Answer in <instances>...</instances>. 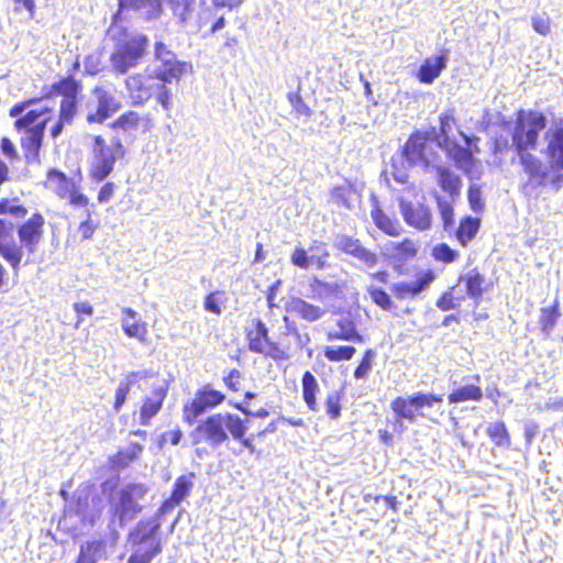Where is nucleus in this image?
I'll return each mask as SVG.
<instances>
[{
	"mask_svg": "<svg viewBox=\"0 0 563 563\" xmlns=\"http://www.w3.org/2000/svg\"><path fill=\"white\" fill-rule=\"evenodd\" d=\"M191 477H194V474L183 475L176 479L172 493V497L175 498L176 503H181L189 495L192 488Z\"/></svg>",
	"mask_w": 563,
	"mask_h": 563,
	"instance_id": "45",
	"label": "nucleus"
},
{
	"mask_svg": "<svg viewBox=\"0 0 563 563\" xmlns=\"http://www.w3.org/2000/svg\"><path fill=\"white\" fill-rule=\"evenodd\" d=\"M547 126V118L537 111L520 110L511 132V145L517 154L529 153L537 147L539 133Z\"/></svg>",
	"mask_w": 563,
	"mask_h": 563,
	"instance_id": "5",
	"label": "nucleus"
},
{
	"mask_svg": "<svg viewBox=\"0 0 563 563\" xmlns=\"http://www.w3.org/2000/svg\"><path fill=\"white\" fill-rule=\"evenodd\" d=\"M219 292H210L206 299H205V309L209 312L220 314L221 313V307L218 299Z\"/></svg>",
	"mask_w": 563,
	"mask_h": 563,
	"instance_id": "63",
	"label": "nucleus"
},
{
	"mask_svg": "<svg viewBox=\"0 0 563 563\" xmlns=\"http://www.w3.org/2000/svg\"><path fill=\"white\" fill-rule=\"evenodd\" d=\"M549 139L548 153L552 161L563 168V129L558 128L552 132H547Z\"/></svg>",
	"mask_w": 563,
	"mask_h": 563,
	"instance_id": "33",
	"label": "nucleus"
},
{
	"mask_svg": "<svg viewBox=\"0 0 563 563\" xmlns=\"http://www.w3.org/2000/svg\"><path fill=\"white\" fill-rule=\"evenodd\" d=\"M437 307L442 311H449L457 307L454 298L450 291L444 292L438 300Z\"/></svg>",
	"mask_w": 563,
	"mask_h": 563,
	"instance_id": "62",
	"label": "nucleus"
},
{
	"mask_svg": "<svg viewBox=\"0 0 563 563\" xmlns=\"http://www.w3.org/2000/svg\"><path fill=\"white\" fill-rule=\"evenodd\" d=\"M47 118H44L41 123L26 131V135L22 139V146L25 148V157L27 162L37 161L38 151L42 146L44 130Z\"/></svg>",
	"mask_w": 563,
	"mask_h": 563,
	"instance_id": "23",
	"label": "nucleus"
},
{
	"mask_svg": "<svg viewBox=\"0 0 563 563\" xmlns=\"http://www.w3.org/2000/svg\"><path fill=\"white\" fill-rule=\"evenodd\" d=\"M375 355H376V353L371 349L364 353L361 363L354 371V377L356 379H363L368 375V373L372 369Z\"/></svg>",
	"mask_w": 563,
	"mask_h": 563,
	"instance_id": "49",
	"label": "nucleus"
},
{
	"mask_svg": "<svg viewBox=\"0 0 563 563\" xmlns=\"http://www.w3.org/2000/svg\"><path fill=\"white\" fill-rule=\"evenodd\" d=\"M76 108H77V101H76L75 97H71V96L64 97L62 100V103H60L59 119L69 123L76 113Z\"/></svg>",
	"mask_w": 563,
	"mask_h": 563,
	"instance_id": "51",
	"label": "nucleus"
},
{
	"mask_svg": "<svg viewBox=\"0 0 563 563\" xmlns=\"http://www.w3.org/2000/svg\"><path fill=\"white\" fill-rule=\"evenodd\" d=\"M143 452V446L137 443H131L126 449L121 450L115 455L113 462L119 467H125L131 462L135 461Z\"/></svg>",
	"mask_w": 563,
	"mask_h": 563,
	"instance_id": "43",
	"label": "nucleus"
},
{
	"mask_svg": "<svg viewBox=\"0 0 563 563\" xmlns=\"http://www.w3.org/2000/svg\"><path fill=\"white\" fill-rule=\"evenodd\" d=\"M241 373L240 371L238 369H232L228 376L224 377V383L225 385L234 390V391H238L240 389V384H241Z\"/></svg>",
	"mask_w": 563,
	"mask_h": 563,
	"instance_id": "64",
	"label": "nucleus"
},
{
	"mask_svg": "<svg viewBox=\"0 0 563 563\" xmlns=\"http://www.w3.org/2000/svg\"><path fill=\"white\" fill-rule=\"evenodd\" d=\"M435 200H437L439 213L443 221V228L445 231H449L452 229V227L454 224V210H453L454 200H452V198L441 197L439 195L435 196Z\"/></svg>",
	"mask_w": 563,
	"mask_h": 563,
	"instance_id": "39",
	"label": "nucleus"
},
{
	"mask_svg": "<svg viewBox=\"0 0 563 563\" xmlns=\"http://www.w3.org/2000/svg\"><path fill=\"white\" fill-rule=\"evenodd\" d=\"M434 274L432 271H427L420 276L417 280L411 283H396L391 286V290L395 296L399 299H405L408 297H415L426 290L429 285L433 282Z\"/></svg>",
	"mask_w": 563,
	"mask_h": 563,
	"instance_id": "20",
	"label": "nucleus"
},
{
	"mask_svg": "<svg viewBox=\"0 0 563 563\" xmlns=\"http://www.w3.org/2000/svg\"><path fill=\"white\" fill-rule=\"evenodd\" d=\"M44 218L40 213H34L27 221L18 228V236L20 244V262L24 252L33 254L43 238Z\"/></svg>",
	"mask_w": 563,
	"mask_h": 563,
	"instance_id": "13",
	"label": "nucleus"
},
{
	"mask_svg": "<svg viewBox=\"0 0 563 563\" xmlns=\"http://www.w3.org/2000/svg\"><path fill=\"white\" fill-rule=\"evenodd\" d=\"M291 107L294 108V110L300 114V115H306V117H310L311 114V110L310 108L302 101L301 97L299 96V93L297 92H289L288 96H287Z\"/></svg>",
	"mask_w": 563,
	"mask_h": 563,
	"instance_id": "57",
	"label": "nucleus"
},
{
	"mask_svg": "<svg viewBox=\"0 0 563 563\" xmlns=\"http://www.w3.org/2000/svg\"><path fill=\"white\" fill-rule=\"evenodd\" d=\"M167 390L168 387L165 382L153 385L151 396L144 399L140 410L141 424L148 426L151 419L158 413L166 398Z\"/></svg>",
	"mask_w": 563,
	"mask_h": 563,
	"instance_id": "17",
	"label": "nucleus"
},
{
	"mask_svg": "<svg viewBox=\"0 0 563 563\" xmlns=\"http://www.w3.org/2000/svg\"><path fill=\"white\" fill-rule=\"evenodd\" d=\"M432 256L437 261H441L443 263L449 264L453 263L457 258L459 252L451 249L448 244L441 243L432 249Z\"/></svg>",
	"mask_w": 563,
	"mask_h": 563,
	"instance_id": "47",
	"label": "nucleus"
},
{
	"mask_svg": "<svg viewBox=\"0 0 563 563\" xmlns=\"http://www.w3.org/2000/svg\"><path fill=\"white\" fill-rule=\"evenodd\" d=\"M224 399L223 393L213 389L210 385H205L196 391L194 399L184 406V420L190 426L194 424L199 416L221 405Z\"/></svg>",
	"mask_w": 563,
	"mask_h": 563,
	"instance_id": "9",
	"label": "nucleus"
},
{
	"mask_svg": "<svg viewBox=\"0 0 563 563\" xmlns=\"http://www.w3.org/2000/svg\"><path fill=\"white\" fill-rule=\"evenodd\" d=\"M341 395L339 391H332L327 397V413L330 416L331 419H336L340 417L341 413Z\"/></svg>",
	"mask_w": 563,
	"mask_h": 563,
	"instance_id": "55",
	"label": "nucleus"
},
{
	"mask_svg": "<svg viewBox=\"0 0 563 563\" xmlns=\"http://www.w3.org/2000/svg\"><path fill=\"white\" fill-rule=\"evenodd\" d=\"M123 317L121 319V325L123 332L129 338H134L140 342H144L147 335V325L141 320L139 313L131 308L122 309Z\"/></svg>",
	"mask_w": 563,
	"mask_h": 563,
	"instance_id": "22",
	"label": "nucleus"
},
{
	"mask_svg": "<svg viewBox=\"0 0 563 563\" xmlns=\"http://www.w3.org/2000/svg\"><path fill=\"white\" fill-rule=\"evenodd\" d=\"M159 79L153 74H135L128 76L125 88L133 106H142L148 101L158 89Z\"/></svg>",
	"mask_w": 563,
	"mask_h": 563,
	"instance_id": "12",
	"label": "nucleus"
},
{
	"mask_svg": "<svg viewBox=\"0 0 563 563\" xmlns=\"http://www.w3.org/2000/svg\"><path fill=\"white\" fill-rule=\"evenodd\" d=\"M125 150L119 140L107 144L102 136L95 137L92 146L91 176L97 181L103 180L113 170L117 159L124 156Z\"/></svg>",
	"mask_w": 563,
	"mask_h": 563,
	"instance_id": "6",
	"label": "nucleus"
},
{
	"mask_svg": "<svg viewBox=\"0 0 563 563\" xmlns=\"http://www.w3.org/2000/svg\"><path fill=\"white\" fill-rule=\"evenodd\" d=\"M291 263L300 268H308L310 258L303 249L297 247L291 255Z\"/></svg>",
	"mask_w": 563,
	"mask_h": 563,
	"instance_id": "61",
	"label": "nucleus"
},
{
	"mask_svg": "<svg viewBox=\"0 0 563 563\" xmlns=\"http://www.w3.org/2000/svg\"><path fill=\"white\" fill-rule=\"evenodd\" d=\"M147 493L148 487L145 484L130 483L110 495V511L120 527H124L143 510L140 501Z\"/></svg>",
	"mask_w": 563,
	"mask_h": 563,
	"instance_id": "4",
	"label": "nucleus"
},
{
	"mask_svg": "<svg viewBox=\"0 0 563 563\" xmlns=\"http://www.w3.org/2000/svg\"><path fill=\"white\" fill-rule=\"evenodd\" d=\"M561 313L558 303L541 309L540 324L542 332L549 336L556 324Z\"/></svg>",
	"mask_w": 563,
	"mask_h": 563,
	"instance_id": "40",
	"label": "nucleus"
},
{
	"mask_svg": "<svg viewBox=\"0 0 563 563\" xmlns=\"http://www.w3.org/2000/svg\"><path fill=\"white\" fill-rule=\"evenodd\" d=\"M442 401L443 398L440 395L421 391L407 397H396L390 402V408L396 415L394 430L400 433L404 432L407 429L404 420L415 423L418 417L429 418L428 410Z\"/></svg>",
	"mask_w": 563,
	"mask_h": 563,
	"instance_id": "3",
	"label": "nucleus"
},
{
	"mask_svg": "<svg viewBox=\"0 0 563 563\" xmlns=\"http://www.w3.org/2000/svg\"><path fill=\"white\" fill-rule=\"evenodd\" d=\"M481 221L477 218L465 217L461 220L456 231V239L462 245H466L475 238L479 230Z\"/></svg>",
	"mask_w": 563,
	"mask_h": 563,
	"instance_id": "36",
	"label": "nucleus"
},
{
	"mask_svg": "<svg viewBox=\"0 0 563 563\" xmlns=\"http://www.w3.org/2000/svg\"><path fill=\"white\" fill-rule=\"evenodd\" d=\"M130 544L132 547V554L128 563H151L162 551L161 539H152V541Z\"/></svg>",
	"mask_w": 563,
	"mask_h": 563,
	"instance_id": "25",
	"label": "nucleus"
},
{
	"mask_svg": "<svg viewBox=\"0 0 563 563\" xmlns=\"http://www.w3.org/2000/svg\"><path fill=\"white\" fill-rule=\"evenodd\" d=\"M356 350L353 346H327L324 356L330 362L349 361L353 357Z\"/></svg>",
	"mask_w": 563,
	"mask_h": 563,
	"instance_id": "44",
	"label": "nucleus"
},
{
	"mask_svg": "<svg viewBox=\"0 0 563 563\" xmlns=\"http://www.w3.org/2000/svg\"><path fill=\"white\" fill-rule=\"evenodd\" d=\"M288 309L309 322H313L321 319L325 313V311L322 308L309 303L308 301L301 298H291V300L288 303Z\"/></svg>",
	"mask_w": 563,
	"mask_h": 563,
	"instance_id": "30",
	"label": "nucleus"
},
{
	"mask_svg": "<svg viewBox=\"0 0 563 563\" xmlns=\"http://www.w3.org/2000/svg\"><path fill=\"white\" fill-rule=\"evenodd\" d=\"M86 218L79 225V232L81 233L84 239H89L92 236L97 224L91 220V210L90 208L85 209Z\"/></svg>",
	"mask_w": 563,
	"mask_h": 563,
	"instance_id": "58",
	"label": "nucleus"
},
{
	"mask_svg": "<svg viewBox=\"0 0 563 563\" xmlns=\"http://www.w3.org/2000/svg\"><path fill=\"white\" fill-rule=\"evenodd\" d=\"M148 37L139 31H122L115 40L114 51L110 56L113 70L126 74L136 67L145 56Z\"/></svg>",
	"mask_w": 563,
	"mask_h": 563,
	"instance_id": "2",
	"label": "nucleus"
},
{
	"mask_svg": "<svg viewBox=\"0 0 563 563\" xmlns=\"http://www.w3.org/2000/svg\"><path fill=\"white\" fill-rule=\"evenodd\" d=\"M328 341H349L362 343L363 336L358 333L355 322L349 316H341L335 324L327 331Z\"/></svg>",
	"mask_w": 563,
	"mask_h": 563,
	"instance_id": "19",
	"label": "nucleus"
},
{
	"mask_svg": "<svg viewBox=\"0 0 563 563\" xmlns=\"http://www.w3.org/2000/svg\"><path fill=\"white\" fill-rule=\"evenodd\" d=\"M255 329L246 333L249 342V350L253 353L263 354L274 361L287 360L288 354L279 346L278 343L273 342L268 336V329L261 319H255Z\"/></svg>",
	"mask_w": 563,
	"mask_h": 563,
	"instance_id": "8",
	"label": "nucleus"
},
{
	"mask_svg": "<svg viewBox=\"0 0 563 563\" xmlns=\"http://www.w3.org/2000/svg\"><path fill=\"white\" fill-rule=\"evenodd\" d=\"M487 434L497 446L508 448L510 445V437L503 421L490 423Z\"/></svg>",
	"mask_w": 563,
	"mask_h": 563,
	"instance_id": "41",
	"label": "nucleus"
},
{
	"mask_svg": "<svg viewBox=\"0 0 563 563\" xmlns=\"http://www.w3.org/2000/svg\"><path fill=\"white\" fill-rule=\"evenodd\" d=\"M47 184L60 197H66L67 192L70 191V188L74 187V183L67 179L64 173L55 169L48 172Z\"/></svg>",
	"mask_w": 563,
	"mask_h": 563,
	"instance_id": "37",
	"label": "nucleus"
},
{
	"mask_svg": "<svg viewBox=\"0 0 563 563\" xmlns=\"http://www.w3.org/2000/svg\"><path fill=\"white\" fill-rule=\"evenodd\" d=\"M438 183L443 191L449 194V198L455 200L461 194L462 180L460 176L444 166H437Z\"/></svg>",
	"mask_w": 563,
	"mask_h": 563,
	"instance_id": "27",
	"label": "nucleus"
},
{
	"mask_svg": "<svg viewBox=\"0 0 563 563\" xmlns=\"http://www.w3.org/2000/svg\"><path fill=\"white\" fill-rule=\"evenodd\" d=\"M319 391V385L316 377L309 372L302 375V398L312 411H318L316 395Z\"/></svg>",
	"mask_w": 563,
	"mask_h": 563,
	"instance_id": "35",
	"label": "nucleus"
},
{
	"mask_svg": "<svg viewBox=\"0 0 563 563\" xmlns=\"http://www.w3.org/2000/svg\"><path fill=\"white\" fill-rule=\"evenodd\" d=\"M27 210L24 206L16 202V200L1 199L0 200V214H10L15 219H22L26 216Z\"/></svg>",
	"mask_w": 563,
	"mask_h": 563,
	"instance_id": "46",
	"label": "nucleus"
},
{
	"mask_svg": "<svg viewBox=\"0 0 563 563\" xmlns=\"http://www.w3.org/2000/svg\"><path fill=\"white\" fill-rule=\"evenodd\" d=\"M173 81H164L163 79H159L158 89L155 91V97L157 101L161 103L162 108L165 111H169L172 108V91L167 87L168 84H172Z\"/></svg>",
	"mask_w": 563,
	"mask_h": 563,
	"instance_id": "48",
	"label": "nucleus"
},
{
	"mask_svg": "<svg viewBox=\"0 0 563 563\" xmlns=\"http://www.w3.org/2000/svg\"><path fill=\"white\" fill-rule=\"evenodd\" d=\"M369 295L372 300L382 309L388 311L393 307L390 296L382 288H371Z\"/></svg>",
	"mask_w": 563,
	"mask_h": 563,
	"instance_id": "53",
	"label": "nucleus"
},
{
	"mask_svg": "<svg viewBox=\"0 0 563 563\" xmlns=\"http://www.w3.org/2000/svg\"><path fill=\"white\" fill-rule=\"evenodd\" d=\"M247 422V419H242L235 413H213L197 424L190 432V439L195 445L205 443L211 449H218L224 444L231 435L233 440L242 443L250 453H254L255 446L253 439L245 438L249 429Z\"/></svg>",
	"mask_w": 563,
	"mask_h": 563,
	"instance_id": "1",
	"label": "nucleus"
},
{
	"mask_svg": "<svg viewBox=\"0 0 563 563\" xmlns=\"http://www.w3.org/2000/svg\"><path fill=\"white\" fill-rule=\"evenodd\" d=\"M49 112V109L47 107H42L40 109H33L30 110L25 115L19 118L15 121V126L18 130L25 129L26 131L35 124H38L42 122L40 119L44 115H46Z\"/></svg>",
	"mask_w": 563,
	"mask_h": 563,
	"instance_id": "42",
	"label": "nucleus"
},
{
	"mask_svg": "<svg viewBox=\"0 0 563 563\" xmlns=\"http://www.w3.org/2000/svg\"><path fill=\"white\" fill-rule=\"evenodd\" d=\"M93 96L96 97L98 104L95 112L90 111L88 113L87 120L89 122L102 123L121 108L119 99L103 87H96L93 89Z\"/></svg>",
	"mask_w": 563,
	"mask_h": 563,
	"instance_id": "15",
	"label": "nucleus"
},
{
	"mask_svg": "<svg viewBox=\"0 0 563 563\" xmlns=\"http://www.w3.org/2000/svg\"><path fill=\"white\" fill-rule=\"evenodd\" d=\"M446 63L448 56L444 54L426 58L418 70V79L422 84H432L446 68Z\"/></svg>",
	"mask_w": 563,
	"mask_h": 563,
	"instance_id": "24",
	"label": "nucleus"
},
{
	"mask_svg": "<svg viewBox=\"0 0 563 563\" xmlns=\"http://www.w3.org/2000/svg\"><path fill=\"white\" fill-rule=\"evenodd\" d=\"M371 217L376 227L390 236H397L401 232L400 223L389 218L378 206L375 200V207L371 212Z\"/></svg>",
	"mask_w": 563,
	"mask_h": 563,
	"instance_id": "32",
	"label": "nucleus"
},
{
	"mask_svg": "<svg viewBox=\"0 0 563 563\" xmlns=\"http://www.w3.org/2000/svg\"><path fill=\"white\" fill-rule=\"evenodd\" d=\"M455 124V120L451 112L442 113L440 117V131L437 132L435 128H432L431 131L426 132L429 135V139H435L438 146L443 147L444 150H449L451 146V141L449 137V133L452 131L453 125Z\"/></svg>",
	"mask_w": 563,
	"mask_h": 563,
	"instance_id": "31",
	"label": "nucleus"
},
{
	"mask_svg": "<svg viewBox=\"0 0 563 563\" xmlns=\"http://www.w3.org/2000/svg\"><path fill=\"white\" fill-rule=\"evenodd\" d=\"M446 151L451 154L459 168L463 169L465 173H470V167L474 164V158L467 148L451 142V146Z\"/></svg>",
	"mask_w": 563,
	"mask_h": 563,
	"instance_id": "38",
	"label": "nucleus"
},
{
	"mask_svg": "<svg viewBox=\"0 0 563 563\" xmlns=\"http://www.w3.org/2000/svg\"><path fill=\"white\" fill-rule=\"evenodd\" d=\"M399 211L408 225L419 231H426L431 228L432 212L424 203L400 198Z\"/></svg>",
	"mask_w": 563,
	"mask_h": 563,
	"instance_id": "14",
	"label": "nucleus"
},
{
	"mask_svg": "<svg viewBox=\"0 0 563 563\" xmlns=\"http://www.w3.org/2000/svg\"><path fill=\"white\" fill-rule=\"evenodd\" d=\"M120 10H133L145 20H156L162 14L161 0H118Z\"/></svg>",
	"mask_w": 563,
	"mask_h": 563,
	"instance_id": "21",
	"label": "nucleus"
},
{
	"mask_svg": "<svg viewBox=\"0 0 563 563\" xmlns=\"http://www.w3.org/2000/svg\"><path fill=\"white\" fill-rule=\"evenodd\" d=\"M194 1L195 0H170L174 14L178 16L181 22L187 21Z\"/></svg>",
	"mask_w": 563,
	"mask_h": 563,
	"instance_id": "54",
	"label": "nucleus"
},
{
	"mask_svg": "<svg viewBox=\"0 0 563 563\" xmlns=\"http://www.w3.org/2000/svg\"><path fill=\"white\" fill-rule=\"evenodd\" d=\"M334 246L340 251L362 261L369 267L375 266L377 263V256L373 252L365 249L358 240L349 235H336L334 239Z\"/></svg>",
	"mask_w": 563,
	"mask_h": 563,
	"instance_id": "18",
	"label": "nucleus"
},
{
	"mask_svg": "<svg viewBox=\"0 0 563 563\" xmlns=\"http://www.w3.org/2000/svg\"><path fill=\"white\" fill-rule=\"evenodd\" d=\"M85 70L89 75H96L102 69L101 54L96 52L89 54L84 60Z\"/></svg>",
	"mask_w": 563,
	"mask_h": 563,
	"instance_id": "56",
	"label": "nucleus"
},
{
	"mask_svg": "<svg viewBox=\"0 0 563 563\" xmlns=\"http://www.w3.org/2000/svg\"><path fill=\"white\" fill-rule=\"evenodd\" d=\"M161 523L156 518L147 520H141L129 533L130 543H140L145 541H152V539H159L157 536Z\"/></svg>",
	"mask_w": 563,
	"mask_h": 563,
	"instance_id": "26",
	"label": "nucleus"
},
{
	"mask_svg": "<svg viewBox=\"0 0 563 563\" xmlns=\"http://www.w3.org/2000/svg\"><path fill=\"white\" fill-rule=\"evenodd\" d=\"M467 198L470 207L474 212L479 213L483 211L485 205L482 200L481 187L477 184H472L468 187Z\"/></svg>",
	"mask_w": 563,
	"mask_h": 563,
	"instance_id": "50",
	"label": "nucleus"
},
{
	"mask_svg": "<svg viewBox=\"0 0 563 563\" xmlns=\"http://www.w3.org/2000/svg\"><path fill=\"white\" fill-rule=\"evenodd\" d=\"M154 57L157 65L153 73L164 81H178L186 71V63L180 62L162 41L154 44Z\"/></svg>",
	"mask_w": 563,
	"mask_h": 563,
	"instance_id": "7",
	"label": "nucleus"
},
{
	"mask_svg": "<svg viewBox=\"0 0 563 563\" xmlns=\"http://www.w3.org/2000/svg\"><path fill=\"white\" fill-rule=\"evenodd\" d=\"M154 376V373L148 371L131 372L123 379L120 380L115 391L114 410L119 411L126 400V396L130 391L131 386L137 380L146 377Z\"/></svg>",
	"mask_w": 563,
	"mask_h": 563,
	"instance_id": "29",
	"label": "nucleus"
},
{
	"mask_svg": "<svg viewBox=\"0 0 563 563\" xmlns=\"http://www.w3.org/2000/svg\"><path fill=\"white\" fill-rule=\"evenodd\" d=\"M532 27L537 33L541 35H547L550 33L551 30L550 19L545 15L532 16Z\"/></svg>",
	"mask_w": 563,
	"mask_h": 563,
	"instance_id": "60",
	"label": "nucleus"
},
{
	"mask_svg": "<svg viewBox=\"0 0 563 563\" xmlns=\"http://www.w3.org/2000/svg\"><path fill=\"white\" fill-rule=\"evenodd\" d=\"M139 124V114L133 111H129L120 115L113 123V128L122 129L124 131L135 129Z\"/></svg>",
	"mask_w": 563,
	"mask_h": 563,
	"instance_id": "52",
	"label": "nucleus"
},
{
	"mask_svg": "<svg viewBox=\"0 0 563 563\" xmlns=\"http://www.w3.org/2000/svg\"><path fill=\"white\" fill-rule=\"evenodd\" d=\"M518 156L523 173L528 177L522 184L521 190L526 196H531L538 188L547 184L549 166L531 153H521Z\"/></svg>",
	"mask_w": 563,
	"mask_h": 563,
	"instance_id": "11",
	"label": "nucleus"
},
{
	"mask_svg": "<svg viewBox=\"0 0 563 563\" xmlns=\"http://www.w3.org/2000/svg\"><path fill=\"white\" fill-rule=\"evenodd\" d=\"M429 135L422 132L413 133L402 148V157L409 166L429 168L435 162V152L428 144Z\"/></svg>",
	"mask_w": 563,
	"mask_h": 563,
	"instance_id": "10",
	"label": "nucleus"
},
{
	"mask_svg": "<svg viewBox=\"0 0 563 563\" xmlns=\"http://www.w3.org/2000/svg\"><path fill=\"white\" fill-rule=\"evenodd\" d=\"M66 197H68L69 203L75 207H86V209L93 208V205L89 206L88 198L84 194L77 191L75 186L70 188V191L67 192Z\"/></svg>",
	"mask_w": 563,
	"mask_h": 563,
	"instance_id": "59",
	"label": "nucleus"
},
{
	"mask_svg": "<svg viewBox=\"0 0 563 563\" xmlns=\"http://www.w3.org/2000/svg\"><path fill=\"white\" fill-rule=\"evenodd\" d=\"M483 398V391L479 386L474 384H467L457 388H454L448 396L451 404L463 402L467 400L479 401Z\"/></svg>",
	"mask_w": 563,
	"mask_h": 563,
	"instance_id": "34",
	"label": "nucleus"
},
{
	"mask_svg": "<svg viewBox=\"0 0 563 563\" xmlns=\"http://www.w3.org/2000/svg\"><path fill=\"white\" fill-rule=\"evenodd\" d=\"M0 255L10 264L13 271L20 267V249L14 239V224L0 219Z\"/></svg>",
	"mask_w": 563,
	"mask_h": 563,
	"instance_id": "16",
	"label": "nucleus"
},
{
	"mask_svg": "<svg viewBox=\"0 0 563 563\" xmlns=\"http://www.w3.org/2000/svg\"><path fill=\"white\" fill-rule=\"evenodd\" d=\"M460 283H464L467 296L475 301L481 300L486 289V278L476 268L471 269L460 277Z\"/></svg>",
	"mask_w": 563,
	"mask_h": 563,
	"instance_id": "28",
	"label": "nucleus"
}]
</instances>
